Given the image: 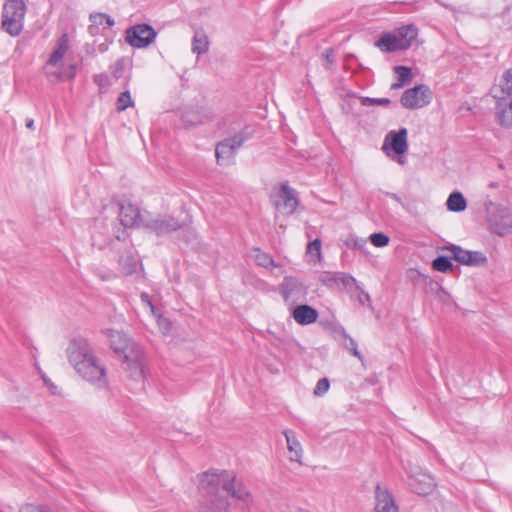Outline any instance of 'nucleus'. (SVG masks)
Listing matches in <instances>:
<instances>
[{
  "label": "nucleus",
  "instance_id": "obj_1",
  "mask_svg": "<svg viewBox=\"0 0 512 512\" xmlns=\"http://www.w3.org/2000/svg\"><path fill=\"white\" fill-rule=\"evenodd\" d=\"M200 490L208 504V512H227L228 498L235 499L248 507L253 497L245 483L228 470L203 473Z\"/></svg>",
  "mask_w": 512,
  "mask_h": 512
},
{
  "label": "nucleus",
  "instance_id": "obj_2",
  "mask_svg": "<svg viewBox=\"0 0 512 512\" xmlns=\"http://www.w3.org/2000/svg\"><path fill=\"white\" fill-rule=\"evenodd\" d=\"M67 355L70 364L84 380L95 383L99 388L107 386L106 368L86 339H73L67 348Z\"/></svg>",
  "mask_w": 512,
  "mask_h": 512
},
{
  "label": "nucleus",
  "instance_id": "obj_3",
  "mask_svg": "<svg viewBox=\"0 0 512 512\" xmlns=\"http://www.w3.org/2000/svg\"><path fill=\"white\" fill-rule=\"evenodd\" d=\"M254 135V130L250 125H245L238 133L217 143L215 156L217 163L222 166H228L234 163L237 150L250 140Z\"/></svg>",
  "mask_w": 512,
  "mask_h": 512
},
{
  "label": "nucleus",
  "instance_id": "obj_4",
  "mask_svg": "<svg viewBox=\"0 0 512 512\" xmlns=\"http://www.w3.org/2000/svg\"><path fill=\"white\" fill-rule=\"evenodd\" d=\"M2 12V27L11 36H18L23 30L26 13L24 0H5Z\"/></svg>",
  "mask_w": 512,
  "mask_h": 512
},
{
  "label": "nucleus",
  "instance_id": "obj_5",
  "mask_svg": "<svg viewBox=\"0 0 512 512\" xmlns=\"http://www.w3.org/2000/svg\"><path fill=\"white\" fill-rule=\"evenodd\" d=\"M442 251L451 253V258L465 266H484L488 262L487 256L481 251L466 250L456 244H448L440 248Z\"/></svg>",
  "mask_w": 512,
  "mask_h": 512
},
{
  "label": "nucleus",
  "instance_id": "obj_6",
  "mask_svg": "<svg viewBox=\"0 0 512 512\" xmlns=\"http://www.w3.org/2000/svg\"><path fill=\"white\" fill-rule=\"evenodd\" d=\"M432 101V92L425 84L405 90L400 98L401 105L410 110L427 106Z\"/></svg>",
  "mask_w": 512,
  "mask_h": 512
},
{
  "label": "nucleus",
  "instance_id": "obj_7",
  "mask_svg": "<svg viewBox=\"0 0 512 512\" xmlns=\"http://www.w3.org/2000/svg\"><path fill=\"white\" fill-rule=\"evenodd\" d=\"M126 41L135 48H145L156 38L155 29L146 23L134 25L126 30Z\"/></svg>",
  "mask_w": 512,
  "mask_h": 512
},
{
  "label": "nucleus",
  "instance_id": "obj_8",
  "mask_svg": "<svg viewBox=\"0 0 512 512\" xmlns=\"http://www.w3.org/2000/svg\"><path fill=\"white\" fill-rule=\"evenodd\" d=\"M182 224L173 216H151L146 214L143 228L157 235H163L179 230Z\"/></svg>",
  "mask_w": 512,
  "mask_h": 512
},
{
  "label": "nucleus",
  "instance_id": "obj_9",
  "mask_svg": "<svg viewBox=\"0 0 512 512\" xmlns=\"http://www.w3.org/2000/svg\"><path fill=\"white\" fill-rule=\"evenodd\" d=\"M491 230L499 235L505 236L512 230V212L504 206H496L489 216Z\"/></svg>",
  "mask_w": 512,
  "mask_h": 512
},
{
  "label": "nucleus",
  "instance_id": "obj_10",
  "mask_svg": "<svg viewBox=\"0 0 512 512\" xmlns=\"http://www.w3.org/2000/svg\"><path fill=\"white\" fill-rule=\"evenodd\" d=\"M105 334L109 339L111 349L121 358L140 347L121 331L108 329Z\"/></svg>",
  "mask_w": 512,
  "mask_h": 512
},
{
  "label": "nucleus",
  "instance_id": "obj_11",
  "mask_svg": "<svg viewBox=\"0 0 512 512\" xmlns=\"http://www.w3.org/2000/svg\"><path fill=\"white\" fill-rule=\"evenodd\" d=\"M277 197L275 207L281 214L290 216L296 211L299 199L295 189L289 187L288 184H282Z\"/></svg>",
  "mask_w": 512,
  "mask_h": 512
},
{
  "label": "nucleus",
  "instance_id": "obj_12",
  "mask_svg": "<svg viewBox=\"0 0 512 512\" xmlns=\"http://www.w3.org/2000/svg\"><path fill=\"white\" fill-rule=\"evenodd\" d=\"M122 367L128 373V376L134 381H140L144 378L143 351L141 347L125 354L122 358Z\"/></svg>",
  "mask_w": 512,
  "mask_h": 512
},
{
  "label": "nucleus",
  "instance_id": "obj_13",
  "mask_svg": "<svg viewBox=\"0 0 512 512\" xmlns=\"http://www.w3.org/2000/svg\"><path fill=\"white\" fill-rule=\"evenodd\" d=\"M375 504L372 512H399V506L391 490L377 483L374 491Z\"/></svg>",
  "mask_w": 512,
  "mask_h": 512
},
{
  "label": "nucleus",
  "instance_id": "obj_14",
  "mask_svg": "<svg viewBox=\"0 0 512 512\" xmlns=\"http://www.w3.org/2000/svg\"><path fill=\"white\" fill-rule=\"evenodd\" d=\"M145 213H141L139 209L131 203H120L119 204V219L121 225L126 228L142 227L143 222L146 218Z\"/></svg>",
  "mask_w": 512,
  "mask_h": 512
},
{
  "label": "nucleus",
  "instance_id": "obj_15",
  "mask_svg": "<svg viewBox=\"0 0 512 512\" xmlns=\"http://www.w3.org/2000/svg\"><path fill=\"white\" fill-rule=\"evenodd\" d=\"M407 135L408 130L406 128H400L398 131H390L385 137L383 150L387 155H390L388 152L389 148L399 156L405 154L408 150Z\"/></svg>",
  "mask_w": 512,
  "mask_h": 512
},
{
  "label": "nucleus",
  "instance_id": "obj_16",
  "mask_svg": "<svg viewBox=\"0 0 512 512\" xmlns=\"http://www.w3.org/2000/svg\"><path fill=\"white\" fill-rule=\"evenodd\" d=\"M291 315L298 324L303 326L316 322L319 317L318 311L308 304H301L296 306L292 310Z\"/></svg>",
  "mask_w": 512,
  "mask_h": 512
},
{
  "label": "nucleus",
  "instance_id": "obj_17",
  "mask_svg": "<svg viewBox=\"0 0 512 512\" xmlns=\"http://www.w3.org/2000/svg\"><path fill=\"white\" fill-rule=\"evenodd\" d=\"M496 118L505 128L512 127V99L500 97L496 103Z\"/></svg>",
  "mask_w": 512,
  "mask_h": 512
},
{
  "label": "nucleus",
  "instance_id": "obj_18",
  "mask_svg": "<svg viewBox=\"0 0 512 512\" xmlns=\"http://www.w3.org/2000/svg\"><path fill=\"white\" fill-rule=\"evenodd\" d=\"M382 52L392 53L397 51H405V46L399 41L395 33H384L376 42Z\"/></svg>",
  "mask_w": 512,
  "mask_h": 512
},
{
  "label": "nucleus",
  "instance_id": "obj_19",
  "mask_svg": "<svg viewBox=\"0 0 512 512\" xmlns=\"http://www.w3.org/2000/svg\"><path fill=\"white\" fill-rule=\"evenodd\" d=\"M409 486L418 495H427L432 492L435 484L429 475L419 474L417 477H410Z\"/></svg>",
  "mask_w": 512,
  "mask_h": 512
},
{
  "label": "nucleus",
  "instance_id": "obj_20",
  "mask_svg": "<svg viewBox=\"0 0 512 512\" xmlns=\"http://www.w3.org/2000/svg\"><path fill=\"white\" fill-rule=\"evenodd\" d=\"M89 20L91 25L88 27V31L92 36L99 34L100 25L106 24L108 27H112L115 24L114 19L110 15L100 12L91 13Z\"/></svg>",
  "mask_w": 512,
  "mask_h": 512
},
{
  "label": "nucleus",
  "instance_id": "obj_21",
  "mask_svg": "<svg viewBox=\"0 0 512 512\" xmlns=\"http://www.w3.org/2000/svg\"><path fill=\"white\" fill-rule=\"evenodd\" d=\"M395 35L405 46V49L408 50L418 36V28L414 24L404 25L396 30Z\"/></svg>",
  "mask_w": 512,
  "mask_h": 512
},
{
  "label": "nucleus",
  "instance_id": "obj_22",
  "mask_svg": "<svg viewBox=\"0 0 512 512\" xmlns=\"http://www.w3.org/2000/svg\"><path fill=\"white\" fill-rule=\"evenodd\" d=\"M283 434L286 438L287 448L291 454L290 460L293 462H300L302 457V446L296 438L294 431L287 429Z\"/></svg>",
  "mask_w": 512,
  "mask_h": 512
},
{
  "label": "nucleus",
  "instance_id": "obj_23",
  "mask_svg": "<svg viewBox=\"0 0 512 512\" xmlns=\"http://www.w3.org/2000/svg\"><path fill=\"white\" fill-rule=\"evenodd\" d=\"M118 264L123 275H132L137 270L138 258L131 251H125L119 256Z\"/></svg>",
  "mask_w": 512,
  "mask_h": 512
},
{
  "label": "nucleus",
  "instance_id": "obj_24",
  "mask_svg": "<svg viewBox=\"0 0 512 512\" xmlns=\"http://www.w3.org/2000/svg\"><path fill=\"white\" fill-rule=\"evenodd\" d=\"M192 52L202 55L209 50V40L204 31H196L192 39Z\"/></svg>",
  "mask_w": 512,
  "mask_h": 512
},
{
  "label": "nucleus",
  "instance_id": "obj_25",
  "mask_svg": "<svg viewBox=\"0 0 512 512\" xmlns=\"http://www.w3.org/2000/svg\"><path fill=\"white\" fill-rule=\"evenodd\" d=\"M446 206L451 212H462L467 207V201L461 192L454 191L448 196Z\"/></svg>",
  "mask_w": 512,
  "mask_h": 512
},
{
  "label": "nucleus",
  "instance_id": "obj_26",
  "mask_svg": "<svg viewBox=\"0 0 512 512\" xmlns=\"http://www.w3.org/2000/svg\"><path fill=\"white\" fill-rule=\"evenodd\" d=\"M301 285L297 278L286 276L281 284V293L285 300L289 299L295 292L299 291Z\"/></svg>",
  "mask_w": 512,
  "mask_h": 512
},
{
  "label": "nucleus",
  "instance_id": "obj_27",
  "mask_svg": "<svg viewBox=\"0 0 512 512\" xmlns=\"http://www.w3.org/2000/svg\"><path fill=\"white\" fill-rule=\"evenodd\" d=\"M182 123L185 127H195L204 121V116L197 110L187 109L182 113Z\"/></svg>",
  "mask_w": 512,
  "mask_h": 512
},
{
  "label": "nucleus",
  "instance_id": "obj_28",
  "mask_svg": "<svg viewBox=\"0 0 512 512\" xmlns=\"http://www.w3.org/2000/svg\"><path fill=\"white\" fill-rule=\"evenodd\" d=\"M451 260H452L451 257L440 255L432 261V263H431L432 269L434 271L441 272V273L452 272L454 265Z\"/></svg>",
  "mask_w": 512,
  "mask_h": 512
},
{
  "label": "nucleus",
  "instance_id": "obj_29",
  "mask_svg": "<svg viewBox=\"0 0 512 512\" xmlns=\"http://www.w3.org/2000/svg\"><path fill=\"white\" fill-rule=\"evenodd\" d=\"M253 250L255 252L254 259L257 265L264 268H272L276 266L272 256L263 252L260 248H254Z\"/></svg>",
  "mask_w": 512,
  "mask_h": 512
},
{
  "label": "nucleus",
  "instance_id": "obj_30",
  "mask_svg": "<svg viewBox=\"0 0 512 512\" xmlns=\"http://www.w3.org/2000/svg\"><path fill=\"white\" fill-rule=\"evenodd\" d=\"M351 95L358 98L361 104L366 107L374 105L389 106L391 104V100L389 98H371L367 96H359L356 93H352Z\"/></svg>",
  "mask_w": 512,
  "mask_h": 512
},
{
  "label": "nucleus",
  "instance_id": "obj_31",
  "mask_svg": "<svg viewBox=\"0 0 512 512\" xmlns=\"http://www.w3.org/2000/svg\"><path fill=\"white\" fill-rule=\"evenodd\" d=\"M340 333L346 340L345 348L349 350L355 357L362 361L363 355L358 350L357 342L347 334L343 327L340 328Z\"/></svg>",
  "mask_w": 512,
  "mask_h": 512
},
{
  "label": "nucleus",
  "instance_id": "obj_32",
  "mask_svg": "<svg viewBox=\"0 0 512 512\" xmlns=\"http://www.w3.org/2000/svg\"><path fill=\"white\" fill-rule=\"evenodd\" d=\"M397 75V81L408 84L413 78L412 70L408 66L398 65L393 68Z\"/></svg>",
  "mask_w": 512,
  "mask_h": 512
},
{
  "label": "nucleus",
  "instance_id": "obj_33",
  "mask_svg": "<svg viewBox=\"0 0 512 512\" xmlns=\"http://www.w3.org/2000/svg\"><path fill=\"white\" fill-rule=\"evenodd\" d=\"M133 105H134V103L131 99L129 90H126V91L120 93V95L117 98V102H116V109L118 112H122V111L126 110L128 107H131Z\"/></svg>",
  "mask_w": 512,
  "mask_h": 512
},
{
  "label": "nucleus",
  "instance_id": "obj_34",
  "mask_svg": "<svg viewBox=\"0 0 512 512\" xmlns=\"http://www.w3.org/2000/svg\"><path fill=\"white\" fill-rule=\"evenodd\" d=\"M500 88L502 93L507 96H512V68L506 70L503 73L502 79L500 81Z\"/></svg>",
  "mask_w": 512,
  "mask_h": 512
},
{
  "label": "nucleus",
  "instance_id": "obj_35",
  "mask_svg": "<svg viewBox=\"0 0 512 512\" xmlns=\"http://www.w3.org/2000/svg\"><path fill=\"white\" fill-rule=\"evenodd\" d=\"M336 277L338 279V285H342L344 288L355 285L357 289H360V284L351 274L345 272H337Z\"/></svg>",
  "mask_w": 512,
  "mask_h": 512
},
{
  "label": "nucleus",
  "instance_id": "obj_36",
  "mask_svg": "<svg viewBox=\"0 0 512 512\" xmlns=\"http://www.w3.org/2000/svg\"><path fill=\"white\" fill-rule=\"evenodd\" d=\"M370 242L375 247H385L389 244L390 238L382 232H376L370 235Z\"/></svg>",
  "mask_w": 512,
  "mask_h": 512
},
{
  "label": "nucleus",
  "instance_id": "obj_37",
  "mask_svg": "<svg viewBox=\"0 0 512 512\" xmlns=\"http://www.w3.org/2000/svg\"><path fill=\"white\" fill-rule=\"evenodd\" d=\"M336 276L337 272H323L319 277V281L323 285L332 288L338 286V279Z\"/></svg>",
  "mask_w": 512,
  "mask_h": 512
},
{
  "label": "nucleus",
  "instance_id": "obj_38",
  "mask_svg": "<svg viewBox=\"0 0 512 512\" xmlns=\"http://www.w3.org/2000/svg\"><path fill=\"white\" fill-rule=\"evenodd\" d=\"M330 388V381L328 378L324 377L318 380L316 386L313 390V394L317 397L323 396Z\"/></svg>",
  "mask_w": 512,
  "mask_h": 512
},
{
  "label": "nucleus",
  "instance_id": "obj_39",
  "mask_svg": "<svg viewBox=\"0 0 512 512\" xmlns=\"http://www.w3.org/2000/svg\"><path fill=\"white\" fill-rule=\"evenodd\" d=\"M69 48V38L66 33H63L56 42L55 50L60 51L62 54H66Z\"/></svg>",
  "mask_w": 512,
  "mask_h": 512
},
{
  "label": "nucleus",
  "instance_id": "obj_40",
  "mask_svg": "<svg viewBox=\"0 0 512 512\" xmlns=\"http://www.w3.org/2000/svg\"><path fill=\"white\" fill-rule=\"evenodd\" d=\"M307 253L311 255H320L321 253V241L320 239H315L312 242H309L307 246Z\"/></svg>",
  "mask_w": 512,
  "mask_h": 512
},
{
  "label": "nucleus",
  "instance_id": "obj_41",
  "mask_svg": "<svg viewBox=\"0 0 512 512\" xmlns=\"http://www.w3.org/2000/svg\"><path fill=\"white\" fill-rule=\"evenodd\" d=\"M63 57L64 54H62L60 51L54 50L47 60V65L57 66L62 61Z\"/></svg>",
  "mask_w": 512,
  "mask_h": 512
},
{
  "label": "nucleus",
  "instance_id": "obj_42",
  "mask_svg": "<svg viewBox=\"0 0 512 512\" xmlns=\"http://www.w3.org/2000/svg\"><path fill=\"white\" fill-rule=\"evenodd\" d=\"M324 60L326 61V66L328 69H331L333 66L335 59H334V50L332 48L326 49L322 54Z\"/></svg>",
  "mask_w": 512,
  "mask_h": 512
},
{
  "label": "nucleus",
  "instance_id": "obj_43",
  "mask_svg": "<svg viewBox=\"0 0 512 512\" xmlns=\"http://www.w3.org/2000/svg\"><path fill=\"white\" fill-rule=\"evenodd\" d=\"M140 298H141V301L143 304L147 305L151 311L155 314V307L151 301V298L150 296L148 295V293L146 292H142L141 295H140Z\"/></svg>",
  "mask_w": 512,
  "mask_h": 512
},
{
  "label": "nucleus",
  "instance_id": "obj_44",
  "mask_svg": "<svg viewBox=\"0 0 512 512\" xmlns=\"http://www.w3.org/2000/svg\"><path fill=\"white\" fill-rule=\"evenodd\" d=\"M20 512H46L42 507L33 504H26L20 510Z\"/></svg>",
  "mask_w": 512,
  "mask_h": 512
},
{
  "label": "nucleus",
  "instance_id": "obj_45",
  "mask_svg": "<svg viewBox=\"0 0 512 512\" xmlns=\"http://www.w3.org/2000/svg\"><path fill=\"white\" fill-rule=\"evenodd\" d=\"M360 291V294L358 296V300L360 302L361 305H365L366 303H369L370 304V295L365 292L361 287L360 289H358Z\"/></svg>",
  "mask_w": 512,
  "mask_h": 512
},
{
  "label": "nucleus",
  "instance_id": "obj_46",
  "mask_svg": "<svg viewBox=\"0 0 512 512\" xmlns=\"http://www.w3.org/2000/svg\"><path fill=\"white\" fill-rule=\"evenodd\" d=\"M123 70V60L119 59L116 62V70L113 72L114 77L120 78L121 77V71Z\"/></svg>",
  "mask_w": 512,
  "mask_h": 512
},
{
  "label": "nucleus",
  "instance_id": "obj_47",
  "mask_svg": "<svg viewBox=\"0 0 512 512\" xmlns=\"http://www.w3.org/2000/svg\"><path fill=\"white\" fill-rule=\"evenodd\" d=\"M107 76L105 74H96L94 75L93 79L96 84L99 86L104 85V80H106Z\"/></svg>",
  "mask_w": 512,
  "mask_h": 512
},
{
  "label": "nucleus",
  "instance_id": "obj_48",
  "mask_svg": "<svg viewBox=\"0 0 512 512\" xmlns=\"http://www.w3.org/2000/svg\"><path fill=\"white\" fill-rule=\"evenodd\" d=\"M385 195L392 198L393 200H395L397 203H399L400 205L403 206V202L401 200V198L395 194V193H390V192H385Z\"/></svg>",
  "mask_w": 512,
  "mask_h": 512
},
{
  "label": "nucleus",
  "instance_id": "obj_49",
  "mask_svg": "<svg viewBox=\"0 0 512 512\" xmlns=\"http://www.w3.org/2000/svg\"><path fill=\"white\" fill-rule=\"evenodd\" d=\"M405 84H403L402 82H399V81H396L394 82L392 85H391V89L392 90H397V89H400L402 87H404Z\"/></svg>",
  "mask_w": 512,
  "mask_h": 512
},
{
  "label": "nucleus",
  "instance_id": "obj_50",
  "mask_svg": "<svg viewBox=\"0 0 512 512\" xmlns=\"http://www.w3.org/2000/svg\"><path fill=\"white\" fill-rule=\"evenodd\" d=\"M26 127L30 130L34 129V120L33 119H27L26 120Z\"/></svg>",
  "mask_w": 512,
  "mask_h": 512
},
{
  "label": "nucleus",
  "instance_id": "obj_51",
  "mask_svg": "<svg viewBox=\"0 0 512 512\" xmlns=\"http://www.w3.org/2000/svg\"><path fill=\"white\" fill-rule=\"evenodd\" d=\"M365 241L364 240H356L355 243H354V247L356 248H362L364 245H365Z\"/></svg>",
  "mask_w": 512,
  "mask_h": 512
},
{
  "label": "nucleus",
  "instance_id": "obj_52",
  "mask_svg": "<svg viewBox=\"0 0 512 512\" xmlns=\"http://www.w3.org/2000/svg\"><path fill=\"white\" fill-rule=\"evenodd\" d=\"M107 49H108V45H107V44H105V43L100 44V45H99V47H98V50H99V52H101V53L106 52V51H107Z\"/></svg>",
  "mask_w": 512,
  "mask_h": 512
},
{
  "label": "nucleus",
  "instance_id": "obj_53",
  "mask_svg": "<svg viewBox=\"0 0 512 512\" xmlns=\"http://www.w3.org/2000/svg\"><path fill=\"white\" fill-rule=\"evenodd\" d=\"M436 2L438 4H440L441 6L445 7L446 9L453 10V7L451 5L446 4L445 2H442L441 0H436Z\"/></svg>",
  "mask_w": 512,
  "mask_h": 512
},
{
  "label": "nucleus",
  "instance_id": "obj_54",
  "mask_svg": "<svg viewBox=\"0 0 512 512\" xmlns=\"http://www.w3.org/2000/svg\"><path fill=\"white\" fill-rule=\"evenodd\" d=\"M42 378H43L44 383H45L48 387H51V388H52V387H55V386L53 385V383L50 381V379L46 378L45 376H42Z\"/></svg>",
  "mask_w": 512,
  "mask_h": 512
},
{
  "label": "nucleus",
  "instance_id": "obj_55",
  "mask_svg": "<svg viewBox=\"0 0 512 512\" xmlns=\"http://www.w3.org/2000/svg\"><path fill=\"white\" fill-rule=\"evenodd\" d=\"M499 169H504V165L502 163L498 164Z\"/></svg>",
  "mask_w": 512,
  "mask_h": 512
},
{
  "label": "nucleus",
  "instance_id": "obj_56",
  "mask_svg": "<svg viewBox=\"0 0 512 512\" xmlns=\"http://www.w3.org/2000/svg\"><path fill=\"white\" fill-rule=\"evenodd\" d=\"M404 162H405V160H403V159H399V163H400V164H403Z\"/></svg>",
  "mask_w": 512,
  "mask_h": 512
},
{
  "label": "nucleus",
  "instance_id": "obj_57",
  "mask_svg": "<svg viewBox=\"0 0 512 512\" xmlns=\"http://www.w3.org/2000/svg\"><path fill=\"white\" fill-rule=\"evenodd\" d=\"M490 186H491V187H496L497 185H496V184L491 183V184H490Z\"/></svg>",
  "mask_w": 512,
  "mask_h": 512
},
{
  "label": "nucleus",
  "instance_id": "obj_58",
  "mask_svg": "<svg viewBox=\"0 0 512 512\" xmlns=\"http://www.w3.org/2000/svg\"><path fill=\"white\" fill-rule=\"evenodd\" d=\"M163 321L167 324H169V321L167 319H163Z\"/></svg>",
  "mask_w": 512,
  "mask_h": 512
}]
</instances>
